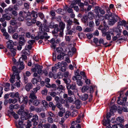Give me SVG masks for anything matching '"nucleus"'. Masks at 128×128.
<instances>
[{"label": "nucleus", "instance_id": "f257e3e1", "mask_svg": "<svg viewBox=\"0 0 128 128\" xmlns=\"http://www.w3.org/2000/svg\"><path fill=\"white\" fill-rule=\"evenodd\" d=\"M121 32V30L118 28H114L110 29L108 31L102 32V35L104 36H106V39L107 40H111V36H112V40L113 41L117 40H122V38H120Z\"/></svg>", "mask_w": 128, "mask_h": 128}, {"label": "nucleus", "instance_id": "f03ea898", "mask_svg": "<svg viewBox=\"0 0 128 128\" xmlns=\"http://www.w3.org/2000/svg\"><path fill=\"white\" fill-rule=\"evenodd\" d=\"M94 12L96 13V18L104 19V17L99 14V12L102 14H104L105 13V11L100 8L98 6H96L94 10Z\"/></svg>", "mask_w": 128, "mask_h": 128}, {"label": "nucleus", "instance_id": "7ed1b4c3", "mask_svg": "<svg viewBox=\"0 0 128 128\" xmlns=\"http://www.w3.org/2000/svg\"><path fill=\"white\" fill-rule=\"evenodd\" d=\"M42 67L38 64H36L35 65L34 67L32 68L31 69L32 71L34 72H37L38 74H42V72L46 76L48 75V72L46 70H44L43 72L42 70Z\"/></svg>", "mask_w": 128, "mask_h": 128}, {"label": "nucleus", "instance_id": "20e7f679", "mask_svg": "<svg viewBox=\"0 0 128 128\" xmlns=\"http://www.w3.org/2000/svg\"><path fill=\"white\" fill-rule=\"evenodd\" d=\"M119 18L116 14H113L112 15L111 18L108 20V23L110 25L112 26L116 22Z\"/></svg>", "mask_w": 128, "mask_h": 128}, {"label": "nucleus", "instance_id": "39448f33", "mask_svg": "<svg viewBox=\"0 0 128 128\" xmlns=\"http://www.w3.org/2000/svg\"><path fill=\"white\" fill-rule=\"evenodd\" d=\"M12 69L13 72V75L16 76V78L19 80L20 79V77L18 74L19 71L18 70L15 66L12 67Z\"/></svg>", "mask_w": 128, "mask_h": 128}, {"label": "nucleus", "instance_id": "423d86ee", "mask_svg": "<svg viewBox=\"0 0 128 128\" xmlns=\"http://www.w3.org/2000/svg\"><path fill=\"white\" fill-rule=\"evenodd\" d=\"M28 98L27 96L23 97L22 96H21L18 98V101L20 103L23 102L24 104H26L28 102Z\"/></svg>", "mask_w": 128, "mask_h": 128}, {"label": "nucleus", "instance_id": "0eeeda50", "mask_svg": "<svg viewBox=\"0 0 128 128\" xmlns=\"http://www.w3.org/2000/svg\"><path fill=\"white\" fill-rule=\"evenodd\" d=\"M25 12L24 11H20L19 13V16L18 20L20 21H22L24 19V16Z\"/></svg>", "mask_w": 128, "mask_h": 128}, {"label": "nucleus", "instance_id": "6e6552de", "mask_svg": "<svg viewBox=\"0 0 128 128\" xmlns=\"http://www.w3.org/2000/svg\"><path fill=\"white\" fill-rule=\"evenodd\" d=\"M17 28L16 27L13 28L12 26H9L8 28V32L9 33L13 34L16 32Z\"/></svg>", "mask_w": 128, "mask_h": 128}, {"label": "nucleus", "instance_id": "1a4fd4ad", "mask_svg": "<svg viewBox=\"0 0 128 128\" xmlns=\"http://www.w3.org/2000/svg\"><path fill=\"white\" fill-rule=\"evenodd\" d=\"M7 45V47L8 48L10 49L13 48L14 44V43L12 40H9L6 42Z\"/></svg>", "mask_w": 128, "mask_h": 128}, {"label": "nucleus", "instance_id": "9d476101", "mask_svg": "<svg viewBox=\"0 0 128 128\" xmlns=\"http://www.w3.org/2000/svg\"><path fill=\"white\" fill-rule=\"evenodd\" d=\"M32 102H33V104L35 106H37L40 103L39 101L38 100L30 99L29 102L30 105V104Z\"/></svg>", "mask_w": 128, "mask_h": 128}, {"label": "nucleus", "instance_id": "9b49d317", "mask_svg": "<svg viewBox=\"0 0 128 128\" xmlns=\"http://www.w3.org/2000/svg\"><path fill=\"white\" fill-rule=\"evenodd\" d=\"M38 120V117L37 115H35L33 116L32 121L34 122V125H36L38 124L37 121Z\"/></svg>", "mask_w": 128, "mask_h": 128}, {"label": "nucleus", "instance_id": "f8f14e48", "mask_svg": "<svg viewBox=\"0 0 128 128\" xmlns=\"http://www.w3.org/2000/svg\"><path fill=\"white\" fill-rule=\"evenodd\" d=\"M10 96L12 98H19L20 96V95L18 92H16V93L12 92L10 94Z\"/></svg>", "mask_w": 128, "mask_h": 128}, {"label": "nucleus", "instance_id": "ddd939ff", "mask_svg": "<svg viewBox=\"0 0 128 128\" xmlns=\"http://www.w3.org/2000/svg\"><path fill=\"white\" fill-rule=\"evenodd\" d=\"M23 122L22 120L19 121L18 124H16V126L18 128H24L23 124Z\"/></svg>", "mask_w": 128, "mask_h": 128}, {"label": "nucleus", "instance_id": "4468645a", "mask_svg": "<svg viewBox=\"0 0 128 128\" xmlns=\"http://www.w3.org/2000/svg\"><path fill=\"white\" fill-rule=\"evenodd\" d=\"M40 31H41L40 32H43L44 31L48 32L49 31V29L47 26H42V28H39Z\"/></svg>", "mask_w": 128, "mask_h": 128}, {"label": "nucleus", "instance_id": "2eb2a0df", "mask_svg": "<svg viewBox=\"0 0 128 128\" xmlns=\"http://www.w3.org/2000/svg\"><path fill=\"white\" fill-rule=\"evenodd\" d=\"M79 97L80 99L82 100L85 101L88 98V96L86 94H85L82 96H79Z\"/></svg>", "mask_w": 128, "mask_h": 128}, {"label": "nucleus", "instance_id": "dca6fc26", "mask_svg": "<svg viewBox=\"0 0 128 128\" xmlns=\"http://www.w3.org/2000/svg\"><path fill=\"white\" fill-rule=\"evenodd\" d=\"M63 80L66 84L67 88H68V87H70L69 84L71 82V80L69 79H66L65 78H63Z\"/></svg>", "mask_w": 128, "mask_h": 128}, {"label": "nucleus", "instance_id": "f3484780", "mask_svg": "<svg viewBox=\"0 0 128 128\" xmlns=\"http://www.w3.org/2000/svg\"><path fill=\"white\" fill-rule=\"evenodd\" d=\"M28 112L27 111L26 112H25L23 111V110H19L18 112V114L22 115L24 114V115L26 116L28 114Z\"/></svg>", "mask_w": 128, "mask_h": 128}, {"label": "nucleus", "instance_id": "a211bd4d", "mask_svg": "<svg viewBox=\"0 0 128 128\" xmlns=\"http://www.w3.org/2000/svg\"><path fill=\"white\" fill-rule=\"evenodd\" d=\"M65 54L64 52H62L60 53V54H59L57 56V58L58 60H61L64 58V56Z\"/></svg>", "mask_w": 128, "mask_h": 128}, {"label": "nucleus", "instance_id": "6ab92c4d", "mask_svg": "<svg viewBox=\"0 0 128 128\" xmlns=\"http://www.w3.org/2000/svg\"><path fill=\"white\" fill-rule=\"evenodd\" d=\"M124 127L122 124H115L112 125V128H123Z\"/></svg>", "mask_w": 128, "mask_h": 128}, {"label": "nucleus", "instance_id": "aec40b11", "mask_svg": "<svg viewBox=\"0 0 128 128\" xmlns=\"http://www.w3.org/2000/svg\"><path fill=\"white\" fill-rule=\"evenodd\" d=\"M68 88L72 90H77L76 84L75 83H73L72 84H70V87H68Z\"/></svg>", "mask_w": 128, "mask_h": 128}, {"label": "nucleus", "instance_id": "412c9836", "mask_svg": "<svg viewBox=\"0 0 128 128\" xmlns=\"http://www.w3.org/2000/svg\"><path fill=\"white\" fill-rule=\"evenodd\" d=\"M110 120L108 118L106 120H104L102 121V124L106 126L108 125L110 122Z\"/></svg>", "mask_w": 128, "mask_h": 128}, {"label": "nucleus", "instance_id": "4be33fe9", "mask_svg": "<svg viewBox=\"0 0 128 128\" xmlns=\"http://www.w3.org/2000/svg\"><path fill=\"white\" fill-rule=\"evenodd\" d=\"M32 84L31 83H28L26 86L25 88L28 91H29L31 88H32Z\"/></svg>", "mask_w": 128, "mask_h": 128}, {"label": "nucleus", "instance_id": "5701e85b", "mask_svg": "<svg viewBox=\"0 0 128 128\" xmlns=\"http://www.w3.org/2000/svg\"><path fill=\"white\" fill-rule=\"evenodd\" d=\"M35 94V93H34L32 92H31V93L30 94L29 96L30 98H31V100H34L37 97L36 96Z\"/></svg>", "mask_w": 128, "mask_h": 128}, {"label": "nucleus", "instance_id": "b1692460", "mask_svg": "<svg viewBox=\"0 0 128 128\" xmlns=\"http://www.w3.org/2000/svg\"><path fill=\"white\" fill-rule=\"evenodd\" d=\"M17 66H19V69L20 70L23 69L24 68V66L23 65V63L22 62H19Z\"/></svg>", "mask_w": 128, "mask_h": 128}, {"label": "nucleus", "instance_id": "393cba45", "mask_svg": "<svg viewBox=\"0 0 128 128\" xmlns=\"http://www.w3.org/2000/svg\"><path fill=\"white\" fill-rule=\"evenodd\" d=\"M76 108L77 109H79L81 106V102L79 100H77L76 101Z\"/></svg>", "mask_w": 128, "mask_h": 128}, {"label": "nucleus", "instance_id": "a878e982", "mask_svg": "<svg viewBox=\"0 0 128 128\" xmlns=\"http://www.w3.org/2000/svg\"><path fill=\"white\" fill-rule=\"evenodd\" d=\"M10 49V51L11 52V54L12 56L13 57H14L16 55V50L14 48H12Z\"/></svg>", "mask_w": 128, "mask_h": 128}, {"label": "nucleus", "instance_id": "bb28decb", "mask_svg": "<svg viewBox=\"0 0 128 128\" xmlns=\"http://www.w3.org/2000/svg\"><path fill=\"white\" fill-rule=\"evenodd\" d=\"M50 42L52 44V47L54 49L56 47V45L54 44V43L55 42V39L54 38H52L50 40Z\"/></svg>", "mask_w": 128, "mask_h": 128}, {"label": "nucleus", "instance_id": "cd10ccee", "mask_svg": "<svg viewBox=\"0 0 128 128\" xmlns=\"http://www.w3.org/2000/svg\"><path fill=\"white\" fill-rule=\"evenodd\" d=\"M124 118L122 117H118L116 118V120L117 122H124Z\"/></svg>", "mask_w": 128, "mask_h": 128}, {"label": "nucleus", "instance_id": "c85d7f7f", "mask_svg": "<svg viewBox=\"0 0 128 128\" xmlns=\"http://www.w3.org/2000/svg\"><path fill=\"white\" fill-rule=\"evenodd\" d=\"M2 17L4 18L5 20H9L11 18L7 14H5L2 15Z\"/></svg>", "mask_w": 128, "mask_h": 128}, {"label": "nucleus", "instance_id": "c756f323", "mask_svg": "<svg viewBox=\"0 0 128 128\" xmlns=\"http://www.w3.org/2000/svg\"><path fill=\"white\" fill-rule=\"evenodd\" d=\"M16 76L12 75L11 77V78L10 79V82L12 83H14V79L15 78Z\"/></svg>", "mask_w": 128, "mask_h": 128}, {"label": "nucleus", "instance_id": "7c9ffc66", "mask_svg": "<svg viewBox=\"0 0 128 128\" xmlns=\"http://www.w3.org/2000/svg\"><path fill=\"white\" fill-rule=\"evenodd\" d=\"M40 89V87L39 86H38L36 88H34L33 90L32 91V92L34 93H36L38 90H39Z\"/></svg>", "mask_w": 128, "mask_h": 128}, {"label": "nucleus", "instance_id": "2f4dec72", "mask_svg": "<svg viewBox=\"0 0 128 128\" xmlns=\"http://www.w3.org/2000/svg\"><path fill=\"white\" fill-rule=\"evenodd\" d=\"M65 109H63V110H60L58 113V115L60 117L63 116V114L65 113Z\"/></svg>", "mask_w": 128, "mask_h": 128}, {"label": "nucleus", "instance_id": "473e14b6", "mask_svg": "<svg viewBox=\"0 0 128 128\" xmlns=\"http://www.w3.org/2000/svg\"><path fill=\"white\" fill-rule=\"evenodd\" d=\"M56 106L57 107L60 109V110H63V109H64V108H62V104L58 103L57 104Z\"/></svg>", "mask_w": 128, "mask_h": 128}, {"label": "nucleus", "instance_id": "72a5a7b5", "mask_svg": "<svg viewBox=\"0 0 128 128\" xmlns=\"http://www.w3.org/2000/svg\"><path fill=\"white\" fill-rule=\"evenodd\" d=\"M28 52V49L26 48L24 49L22 51V52L23 54H24L27 55H29L30 54L29 53L27 52Z\"/></svg>", "mask_w": 128, "mask_h": 128}, {"label": "nucleus", "instance_id": "f704fd0d", "mask_svg": "<svg viewBox=\"0 0 128 128\" xmlns=\"http://www.w3.org/2000/svg\"><path fill=\"white\" fill-rule=\"evenodd\" d=\"M89 88V87L87 86H84L83 87L82 89V92H84L86 91Z\"/></svg>", "mask_w": 128, "mask_h": 128}, {"label": "nucleus", "instance_id": "c9c22d12", "mask_svg": "<svg viewBox=\"0 0 128 128\" xmlns=\"http://www.w3.org/2000/svg\"><path fill=\"white\" fill-rule=\"evenodd\" d=\"M32 17L35 18H36L37 17L38 15V14L33 11L32 12Z\"/></svg>", "mask_w": 128, "mask_h": 128}, {"label": "nucleus", "instance_id": "e433bc0d", "mask_svg": "<svg viewBox=\"0 0 128 128\" xmlns=\"http://www.w3.org/2000/svg\"><path fill=\"white\" fill-rule=\"evenodd\" d=\"M48 92V90L46 89H44L42 91L41 93L42 95H47Z\"/></svg>", "mask_w": 128, "mask_h": 128}, {"label": "nucleus", "instance_id": "4c0bfd02", "mask_svg": "<svg viewBox=\"0 0 128 128\" xmlns=\"http://www.w3.org/2000/svg\"><path fill=\"white\" fill-rule=\"evenodd\" d=\"M16 23L17 22L14 19L10 21V24L12 25H16Z\"/></svg>", "mask_w": 128, "mask_h": 128}, {"label": "nucleus", "instance_id": "58836bf2", "mask_svg": "<svg viewBox=\"0 0 128 128\" xmlns=\"http://www.w3.org/2000/svg\"><path fill=\"white\" fill-rule=\"evenodd\" d=\"M61 63L60 62H59L56 64L53 67H54L58 69L60 68V66H61Z\"/></svg>", "mask_w": 128, "mask_h": 128}, {"label": "nucleus", "instance_id": "ea45409f", "mask_svg": "<svg viewBox=\"0 0 128 128\" xmlns=\"http://www.w3.org/2000/svg\"><path fill=\"white\" fill-rule=\"evenodd\" d=\"M48 122L50 123H52L53 122V120L50 116H49L47 118Z\"/></svg>", "mask_w": 128, "mask_h": 128}, {"label": "nucleus", "instance_id": "a19ab883", "mask_svg": "<svg viewBox=\"0 0 128 128\" xmlns=\"http://www.w3.org/2000/svg\"><path fill=\"white\" fill-rule=\"evenodd\" d=\"M94 30V29L92 28H87L85 29L84 32H89L90 31H92Z\"/></svg>", "mask_w": 128, "mask_h": 128}, {"label": "nucleus", "instance_id": "79ce46f5", "mask_svg": "<svg viewBox=\"0 0 128 128\" xmlns=\"http://www.w3.org/2000/svg\"><path fill=\"white\" fill-rule=\"evenodd\" d=\"M75 74L76 76L79 77V79H81L82 77L80 75L78 70H77L75 72Z\"/></svg>", "mask_w": 128, "mask_h": 128}, {"label": "nucleus", "instance_id": "37998d69", "mask_svg": "<svg viewBox=\"0 0 128 128\" xmlns=\"http://www.w3.org/2000/svg\"><path fill=\"white\" fill-rule=\"evenodd\" d=\"M56 50L57 52L60 53L62 52H62L63 51V49L61 47H58L56 48Z\"/></svg>", "mask_w": 128, "mask_h": 128}, {"label": "nucleus", "instance_id": "c03bdc74", "mask_svg": "<svg viewBox=\"0 0 128 128\" xmlns=\"http://www.w3.org/2000/svg\"><path fill=\"white\" fill-rule=\"evenodd\" d=\"M59 26L62 29L64 28L65 26V24L62 22H60L59 23Z\"/></svg>", "mask_w": 128, "mask_h": 128}, {"label": "nucleus", "instance_id": "a18cd8bd", "mask_svg": "<svg viewBox=\"0 0 128 128\" xmlns=\"http://www.w3.org/2000/svg\"><path fill=\"white\" fill-rule=\"evenodd\" d=\"M50 125L48 123L46 124L43 126L42 128H50Z\"/></svg>", "mask_w": 128, "mask_h": 128}, {"label": "nucleus", "instance_id": "49530a36", "mask_svg": "<svg viewBox=\"0 0 128 128\" xmlns=\"http://www.w3.org/2000/svg\"><path fill=\"white\" fill-rule=\"evenodd\" d=\"M100 19H98V20H96V26H98L100 24V21H101V20H103L104 19H102V18H99Z\"/></svg>", "mask_w": 128, "mask_h": 128}, {"label": "nucleus", "instance_id": "de8ad7c7", "mask_svg": "<svg viewBox=\"0 0 128 128\" xmlns=\"http://www.w3.org/2000/svg\"><path fill=\"white\" fill-rule=\"evenodd\" d=\"M58 88L59 89V91H61L62 90H64L65 87L63 86L62 85H61L59 86Z\"/></svg>", "mask_w": 128, "mask_h": 128}, {"label": "nucleus", "instance_id": "09e8293b", "mask_svg": "<svg viewBox=\"0 0 128 128\" xmlns=\"http://www.w3.org/2000/svg\"><path fill=\"white\" fill-rule=\"evenodd\" d=\"M46 113L47 114H48V116H50L54 117L55 116V115L54 114L50 112H46Z\"/></svg>", "mask_w": 128, "mask_h": 128}, {"label": "nucleus", "instance_id": "8fccbe9b", "mask_svg": "<svg viewBox=\"0 0 128 128\" xmlns=\"http://www.w3.org/2000/svg\"><path fill=\"white\" fill-rule=\"evenodd\" d=\"M68 90V95L69 96H71L72 95L74 94V93L72 92V91L70 90V89L67 88Z\"/></svg>", "mask_w": 128, "mask_h": 128}, {"label": "nucleus", "instance_id": "3c124183", "mask_svg": "<svg viewBox=\"0 0 128 128\" xmlns=\"http://www.w3.org/2000/svg\"><path fill=\"white\" fill-rule=\"evenodd\" d=\"M78 6H80V8H81L82 9V10H83V7L84 6V4L83 3L80 2V3H78Z\"/></svg>", "mask_w": 128, "mask_h": 128}, {"label": "nucleus", "instance_id": "603ef678", "mask_svg": "<svg viewBox=\"0 0 128 128\" xmlns=\"http://www.w3.org/2000/svg\"><path fill=\"white\" fill-rule=\"evenodd\" d=\"M88 17L92 19L94 17V15L93 13L92 12H90L88 13Z\"/></svg>", "mask_w": 128, "mask_h": 128}, {"label": "nucleus", "instance_id": "864d4df0", "mask_svg": "<svg viewBox=\"0 0 128 128\" xmlns=\"http://www.w3.org/2000/svg\"><path fill=\"white\" fill-rule=\"evenodd\" d=\"M42 102L43 105L45 107H46L48 105V104L46 100H43L42 101Z\"/></svg>", "mask_w": 128, "mask_h": 128}, {"label": "nucleus", "instance_id": "5fc2aeb1", "mask_svg": "<svg viewBox=\"0 0 128 128\" xmlns=\"http://www.w3.org/2000/svg\"><path fill=\"white\" fill-rule=\"evenodd\" d=\"M3 36H5L6 38L7 39H8L9 35L8 34L7 32H5L4 33H3Z\"/></svg>", "mask_w": 128, "mask_h": 128}, {"label": "nucleus", "instance_id": "6e6d98bb", "mask_svg": "<svg viewBox=\"0 0 128 128\" xmlns=\"http://www.w3.org/2000/svg\"><path fill=\"white\" fill-rule=\"evenodd\" d=\"M0 29L1 30L2 32L3 33L6 32V30L5 28H2V26L0 24Z\"/></svg>", "mask_w": 128, "mask_h": 128}, {"label": "nucleus", "instance_id": "4d7b16f0", "mask_svg": "<svg viewBox=\"0 0 128 128\" xmlns=\"http://www.w3.org/2000/svg\"><path fill=\"white\" fill-rule=\"evenodd\" d=\"M104 18L105 19H110V14H106L104 16Z\"/></svg>", "mask_w": 128, "mask_h": 128}, {"label": "nucleus", "instance_id": "13d9d810", "mask_svg": "<svg viewBox=\"0 0 128 128\" xmlns=\"http://www.w3.org/2000/svg\"><path fill=\"white\" fill-rule=\"evenodd\" d=\"M52 98L51 96H47L46 98V100L47 101H50L52 100Z\"/></svg>", "mask_w": 128, "mask_h": 128}, {"label": "nucleus", "instance_id": "bf43d9fd", "mask_svg": "<svg viewBox=\"0 0 128 128\" xmlns=\"http://www.w3.org/2000/svg\"><path fill=\"white\" fill-rule=\"evenodd\" d=\"M18 37V35L17 33L14 34L12 36L13 38L14 39H16Z\"/></svg>", "mask_w": 128, "mask_h": 128}, {"label": "nucleus", "instance_id": "052dcab7", "mask_svg": "<svg viewBox=\"0 0 128 128\" xmlns=\"http://www.w3.org/2000/svg\"><path fill=\"white\" fill-rule=\"evenodd\" d=\"M36 25L38 27H40V28H42V24L39 21H37L36 22Z\"/></svg>", "mask_w": 128, "mask_h": 128}, {"label": "nucleus", "instance_id": "680f3d73", "mask_svg": "<svg viewBox=\"0 0 128 128\" xmlns=\"http://www.w3.org/2000/svg\"><path fill=\"white\" fill-rule=\"evenodd\" d=\"M32 83L34 84H35L37 83L38 82L36 79L35 78H33L32 80Z\"/></svg>", "mask_w": 128, "mask_h": 128}, {"label": "nucleus", "instance_id": "e2e57ef3", "mask_svg": "<svg viewBox=\"0 0 128 128\" xmlns=\"http://www.w3.org/2000/svg\"><path fill=\"white\" fill-rule=\"evenodd\" d=\"M80 80H78L77 81V84L79 86H81L82 84V82Z\"/></svg>", "mask_w": 128, "mask_h": 128}, {"label": "nucleus", "instance_id": "0e129e2a", "mask_svg": "<svg viewBox=\"0 0 128 128\" xmlns=\"http://www.w3.org/2000/svg\"><path fill=\"white\" fill-rule=\"evenodd\" d=\"M80 74L82 75L84 79H86V76L85 75V72H80Z\"/></svg>", "mask_w": 128, "mask_h": 128}, {"label": "nucleus", "instance_id": "69168bd1", "mask_svg": "<svg viewBox=\"0 0 128 128\" xmlns=\"http://www.w3.org/2000/svg\"><path fill=\"white\" fill-rule=\"evenodd\" d=\"M33 60H35L36 62H38V56H34L33 58Z\"/></svg>", "mask_w": 128, "mask_h": 128}, {"label": "nucleus", "instance_id": "338daca9", "mask_svg": "<svg viewBox=\"0 0 128 128\" xmlns=\"http://www.w3.org/2000/svg\"><path fill=\"white\" fill-rule=\"evenodd\" d=\"M38 15L42 19H43L44 16L42 13H40L38 14Z\"/></svg>", "mask_w": 128, "mask_h": 128}, {"label": "nucleus", "instance_id": "774afa93", "mask_svg": "<svg viewBox=\"0 0 128 128\" xmlns=\"http://www.w3.org/2000/svg\"><path fill=\"white\" fill-rule=\"evenodd\" d=\"M94 23L93 22H90L89 23V25L90 27L92 28L94 26Z\"/></svg>", "mask_w": 128, "mask_h": 128}]
</instances>
